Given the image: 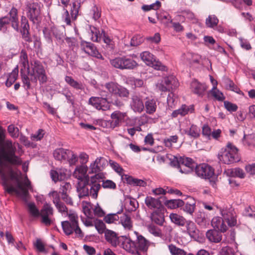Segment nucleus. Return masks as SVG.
I'll list each match as a JSON object with an SVG mask.
<instances>
[{
  "mask_svg": "<svg viewBox=\"0 0 255 255\" xmlns=\"http://www.w3.org/2000/svg\"><path fill=\"white\" fill-rule=\"evenodd\" d=\"M88 169L86 165L77 166L75 169L73 176L77 179L76 190L80 199L90 196L96 199L101 189L100 182L102 176L98 173L90 177L87 174Z\"/></svg>",
  "mask_w": 255,
  "mask_h": 255,
  "instance_id": "obj_1",
  "label": "nucleus"
},
{
  "mask_svg": "<svg viewBox=\"0 0 255 255\" xmlns=\"http://www.w3.org/2000/svg\"><path fill=\"white\" fill-rule=\"evenodd\" d=\"M31 69L27 70V75L22 73L23 69H20L21 79L24 86L26 89L31 88V85L36 86L37 81L40 85L46 83L48 80V77L46 71L41 62L37 60H34L31 62Z\"/></svg>",
  "mask_w": 255,
  "mask_h": 255,
  "instance_id": "obj_2",
  "label": "nucleus"
},
{
  "mask_svg": "<svg viewBox=\"0 0 255 255\" xmlns=\"http://www.w3.org/2000/svg\"><path fill=\"white\" fill-rule=\"evenodd\" d=\"M15 147L9 140L4 141L0 147V155L4 157L6 161L13 165H20L22 161L19 157L15 155Z\"/></svg>",
  "mask_w": 255,
  "mask_h": 255,
  "instance_id": "obj_3",
  "label": "nucleus"
},
{
  "mask_svg": "<svg viewBox=\"0 0 255 255\" xmlns=\"http://www.w3.org/2000/svg\"><path fill=\"white\" fill-rule=\"evenodd\" d=\"M238 148L231 143H228L225 148H222L218 153L220 162L224 164H231L239 160Z\"/></svg>",
  "mask_w": 255,
  "mask_h": 255,
  "instance_id": "obj_4",
  "label": "nucleus"
},
{
  "mask_svg": "<svg viewBox=\"0 0 255 255\" xmlns=\"http://www.w3.org/2000/svg\"><path fill=\"white\" fill-rule=\"evenodd\" d=\"M42 5L37 1H28L26 4V15L33 24L39 23L42 18Z\"/></svg>",
  "mask_w": 255,
  "mask_h": 255,
  "instance_id": "obj_5",
  "label": "nucleus"
},
{
  "mask_svg": "<svg viewBox=\"0 0 255 255\" xmlns=\"http://www.w3.org/2000/svg\"><path fill=\"white\" fill-rule=\"evenodd\" d=\"M4 184L6 188L5 190L7 193L12 194L13 192H14L18 196H20L23 200H26L29 194L28 190L32 188L30 181L27 176H25L24 179L23 185H16V188L14 187L12 185L8 186L6 181L4 182Z\"/></svg>",
  "mask_w": 255,
  "mask_h": 255,
  "instance_id": "obj_6",
  "label": "nucleus"
},
{
  "mask_svg": "<svg viewBox=\"0 0 255 255\" xmlns=\"http://www.w3.org/2000/svg\"><path fill=\"white\" fill-rule=\"evenodd\" d=\"M110 62L114 68L121 70L132 69L137 66L135 61L126 56L111 59Z\"/></svg>",
  "mask_w": 255,
  "mask_h": 255,
  "instance_id": "obj_7",
  "label": "nucleus"
},
{
  "mask_svg": "<svg viewBox=\"0 0 255 255\" xmlns=\"http://www.w3.org/2000/svg\"><path fill=\"white\" fill-rule=\"evenodd\" d=\"M61 225L63 231L66 235H70L74 232L77 237L82 238L84 237V234L79 225H77V228L73 226V223L68 221L62 222Z\"/></svg>",
  "mask_w": 255,
  "mask_h": 255,
  "instance_id": "obj_8",
  "label": "nucleus"
},
{
  "mask_svg": "<svg viewBox=\"0 0 255 255\" xmlns=\"http://www.w3.org/2000/svg\"><path fill=\"white\" fill-rule=\"evenodd\" d=\"M195 171L198 176L205 179H210L214 174L213 168L206 164L196 166Z\"/></svg>",
  "mask_w": 255,
  "mask_h": 255,
  "instance_id": "obj_9",
  "label": "nucleus"
},
{
  "mask_svg": "<svg viewBox=\"0 0 255 255\" xmlns=\"http://www.w3.org/2000/svg\"><path fill=\"white\" fill-rule=\"evenodd\" d=\"M130 106L132 109L137 113H141L144 109L143 98L139 93H135L131 96Z\"/></svg>",
  "mask_w": 255,
  "mask_h": 255,
  "instance_id": "obj_10",
  "label": "nucleus"
},
{
  "mask_svg": "<svg viewBox=\"0 0 255 255\" xmlns=\"http://www.w3.org/2000/svg\"><path fill=\"white\" fill-rule=\"evenodd\" d=\"M89 104L98 110L106 111L110 109V106L107 101L99 97H91L89 100Z\"/></svg>",
  "mask_w": 255,
  "mask_h": 255,
  "instance_id": "obj_11",
  "label": "nucleus"
},
{
  "mask_svg": "<svg viewBox=\"0 0 255 255\" xmlns=\"http://www.w3.org/2000/svg\"><path fill=\"white\" fill-rule=\"evenodd\" d=\"M180 171L181 173H188L193 171L195 164L192 159L188 157H180Z\"/></svg>",
  "mask_w": 255,
  "mask_h": 255,
  "instance_id": "obj_12",
  "label": "nucleus"
},
{
  "mask_svg": "<svg viewBox=\"0 0 255 255\" xmlns=\"http://www.w3.org/2000/svg\"><path fill=\"white\" fill-rule=\"evenodd\" d=\"M53 214V208L50 204L45 203L40 212V216L42 218V222L46 226L50 225L52 221L49 217L52 216Z\"/></svg>",
  "mask_w": 255,
  "mask_h": 255,
  "instance_id": "obj_13",
  "label": "nucleus"
},
{
  "mask_svg": "<svg viewBox=\"0 0 255 255\" xmlns=\"http://www.w3.org/2000/svg\"><path fill=\"white\" fill-rule=\"evenodd\" d=\"M81 47L82 50L89 55L98 58H102V56L99 53L93 43L86 41H82L81 43Z\"/></svg>",
  "mask_w": 255,
  "mask_h": 255,
  "instance_id": "obj_14",
  "label": "nucleus"
},
{
  "mask_svg": "<svg viewBox=\"0 0 255 255\" xmlns=\"http://www.w3.org/2000/svg\"><path fill=\"white\" fill-rule=\"evenodd\" d=\"M134 233L137 236L135 248L143 252H147L151 243L142 235H138L137 232H134Z\"/></svg>",
  "mask_w": 255,
  "mask_h": 255,
  "instance_id": "obj_15",
  "label": "nucleus"
},
{
  "mask_svg": "<svg viewBox=\"0 0 255 255\" xmlns=\"http://www.w3.org/2000/svg\"><path fill=\"white\" fill-rule=\"evenodd\" d=\"M105 237L106 240L113 247H117L120 243L118 234L112 230L107 229L105 231Z\"/></svg>",
  "mask_w": 255,
  "mask_h": 255,
  "instance_id": "obj_16",
  "label": "nucleus"
},
{
  "mask_svg": "<svg viewBox=\"0 0 255 255\" xmlns=\"http://www.w3.org/2000/svg\"><path fill=\"white\" fill-rule=\"evenodd\" d=\"M127 117L126 113H122L120 111H115L111 114V117L113 120L111 122V127L114 128L119 126L120 123L124 121Z\"/></svg>",
  "mask_w": 255,
  "mask_h": 255,
  "instance_id": "obj_17",
  "label": "nucleus"
},
{
  "mask_svg": "<svg viewBox=\"0 0 255 255\" xmlns=\"http://www.w3.org/2000/svg\"><path fill=\"white\" fill-rule=\"evenodd\" d=\"M225 220L219 217L213 218L211 224L215 230L224 233L228 230V227L225 224Z\"/></svg>",
  "mask_w": 255,
  "mask_h": 255,
  "instance_id": "obj_18",
  "label": "nucleus"
},
{
  "mask_svg": "<svg viewBox=\"0 0 255 255\" xmlns=\"http://www.w3.org/2000/svg\"><path fill=\"white\" fill-rule=\"evenodd\" d=\"M8 15H9L8 19L10 21L12 27L16 31H18L19 30V22L17 9L15 7H12L8 12Z\"/></svg>",
  "mask_w": 255,
  "mask_h": 255,
  "instance_id": "obj_19",
  "label": "nucleus"
},
{
  "mask_svg": "<svg viewBox=\"0 0 255 255\" xmlns=\"http://www.w3.org/2000/svg\"><path fill=\"white\" fill-rule=\"evenodd\" d=\"M71 154V150L63 148L56 149L53 153L54 158L59 161H66L68 155Z\"/></svg>",
  "mask_w": 255,
  "mask_h": 255,
  "instance_id": "obj_20",
  "label": "nucleus"
},
{
  "mask_svg": "<svg viewBox=\"0 0 255 255\" xmlns=\"http://www.w3.org/2000/svg\"><path fill=\"white\" fill-rule=\"evenodd\" d=\"M187 200L185 203V206L183 207V210L186 213L192 215L196 208V202L194 199L191 196H187Z\"/></svg>",
  "mask_w": 255,
  "mask_h": 255,
  "instance_id": "obj_21",
  "label": "nucleus"
},
{
  "mask_svg": "<svg viewBox=\"0 0 255 255\" xmlns=\"http://www.w3.org/2000/svg\"><path fill=\"white\" fill-rule=\"evenodd\" d=\"M206 236L209 242L212 243H218L222 239L221 233L215 229L208 230L206 232Z\"/></svg>",
  "mask_w": 255,
  "mask_h": 255,
  "instance_id": "obj_22",
  "label": "nucleus"
},
{
  "mask_svg": "<svg viewBox=\"0 0 255 255\" xmlns=\"http://www.w3.org/2000/svg\"><path fill=\"white\" fill-rule=\"evenodd\" d=\"M194 111L193 106H188L186 105H183L180 108L177 110L174 111L172 113V117L176 118L178 115L184 116L189 113H192Z\"/></svg>",
  "mask_w": 255,
  "mask_h": 255,
  "instance_id": "obj_23",
  "label": "nucleus"
},
{
  "mask_svg": "<svg viewBox=\"0 0 255 255\" xmlns=\"http://www.w3.org/2000/svg\"><path fill=\"white\" fill-rule=\"evenodd\" d=\"M191 86L193 93L199 96H202L207 89V87L205 84H201L196 80H194L191 83Z\"/></svg>",
  "mask_w": 255,
  "mask_h": 255,
  "instance_id": "obj_24",
  "label": "nucleus"
},
{
  "mask_svg": "<svg viewBox=\"0 0 255 255\" xmlns=\"http://www.w3.org/2000/svg\"><path fill=\"white\" fill-rule=\"evenodd\" d=\"M145 204L150 209H159L162 207L159 199H155L151 196H147L145 199Z\"/></svg>",
  "mask_w": 255,
  "mask_h": 255,
  "instance_id": "obj_25",
  "label": "nucleus"
},
{
  "mask_svg": "<svg viewBox=\"0 0 255 255\" xmlns=\"http://www.w3.org/2000/svg\"><path fill=\"white\" fill-rule=\"evenodd\" d=\"M150 218L152 222L160 226L162 225L164 222V214L160 209L152 212L150 215Z\"/></svg>",
  "mask_w": 255,
  "mask_h": 255,
  "instance_id": "obj_26",
  "label": "nucleus"
},
{
  "mask_svg": "<svg viewBox=\"0 0 255 255\" xmlns=\"http://www.w3.org/2000/svg\"><path fill=\"white\" fill-rule=\"evenodd\" d=\"M66 170L60 169L57 170H51L50 171V176L54 182L58 180H62L66 177Z\"/></svg>",
  "mask_w": 255,
  "mask_h": 255,
  "instance_id": "obj_27",
  "label": "nucleus"
},
{
  "mask_svg": "<svg viewBox=\"0 0 255 255\" xmlns=\"http://www.w3.org/2000/svg\"><path fill=\"white\" fill-rule=\"evenodd\" d=\"M86 0H75L72 3V6L70 10V14L73 20H75L79 14V11L81 4Z\"/></svg>",
  "mask_w": 255,
  "mask_h": 255,
  "instance_id": "obj_28",
  "label": "nucleus"
},
{
  "mask_svg": "<svg viewBox=\"0 0 255 255\" xmlns=\"http://www.w3.org/2000/svg\"><path fill=\"white\" fill-rule=\"evenodd\" d=\"M120 223L125 229L130 230L132 228V222L130 217L126 214H123L120 217Z\"/></svg>",
  "mask_w": 255,
  "mask_h": 255,
  "instance_id": "obj_29",
  "label": "nucleus"
},
{
  "mask_svg": "<svg viewBox=\"0 0 255 255\" xmlns=\"http://www.w3.org/2000/svg\"><path fill=\"white\" fill-rule=\"evenodd\" d=\"M169 218L172 223L179 226H184L187 222L183 216L176 213H171Z\"/></svg>",
  "mask_w": 255,
  "mask_h": 255,
  "instance_id": "obj_30",
  "label": "nucleus"
},
{
  "mask_svg": "<svg viewBox=\"0 0 255 255\" xmlns=\"http://www.w3.org/2000/svg\"><path fill=\"white\" fill-rule=\"evenodd\" d=\"M144 107L147 114H153L155 112L157 108L156 101L153 99H148L145 102Z\"/></svg>",
  "mask_w": 255,
  "mask_h": 255,
  "instance_id": "obj_31",
  "label": "nucleus"
},
{
  "mask_svg": "<svg viewBox=\"0 0 255 255\" xmlns=\"http://www.w3.org/2000/svg\"><path fill=\"white\" fill-rule=\"evenodd\" d=\"M8 174L10 179L12 180H14L16 183V185H23V181L21 182V181L22 176L21 173L20 171H14L12 169V168H8Z\"/></svg>",
  "mask_w": 255,
  "mask_h": 255,
  "instance_id": "obj_32",
  "label": "nucleus"
},
{
  "mask_svg": "<svg viewBox=\"0 0 255 255\" xmlns=\"http://www.w3.org/2000/svg\"><path fill=\"white\" fill-rule=\"evenodd\" d=\"M124 241L122 242V247L123 248L128 252H130L133 251L136 248L135 242L132 241L129 238L124 237Z\"/></svg>",
  "mask_w": 255,
  "mask_h": 255,
  "instance_id": "obj_33",
  "label": "nucleus"
},
{
  "mask_svg": "<svg viewBox=\"0 0 255 255\" xmlns=\"http://www.w3.org/2000/svg\"><path fill=\"white\" fill-rule=\"evenodd\" d=\"M187 231L191 238H196L198 236L199 231L197 229L196 225L191 221H187L186 223Z\"/></svg>",
  "mask_w": 255,
  "mask_h": 255,
  "instance_id": "obj_34",
  "label": "nucleus"
},
{
  "mask_svg": "<svg viewBox=\"0 0 255 255\" xmlns=\"http://www.w3.org/2000/svg\"><path fill=\"white\" fill-rule=\"evenodd\" d=\"M165 205L168 208L176 209L183 207L184 205V202L180 199H171L166 201Z\"/></svg>",
  "mask_w": 255,
  "mask_h": 255,
  "instance_id": "obj_35",
  "label": "nucleus"
},
{
  "mask_svg": "<svg viewBox=\"0 0 255 255\" xmlns=\"http://www.w3.org/2000/svg\"><path fill=\"white\" fill-rule=\"evenodd\" d=\"M185 133L192 137L197 138L200 136V129L197 126L192 124L189 129L185 131Z\"/></svg>",
  "mask_w": 255,
  "mask_h": 255,
  "instance_id": "obj_36",
  "label": "nucleus"
},
{
  "mask_svg": "<svg viewBox=\"0 0 255 255\" xmlns=\"http://www.w3.org/2000/svg\"><path fill=\"white\" fill-rule=\"evenodd\" d=\"M19 58L20 63L22 65L23 68H26L27 70H29V65L28 56L25 50L22 49L20 51Z\"/></svg>",
  "mask_w": 255,
  "mask_h": 255,
  "instance_id": "obj_37",
  "label": "nucleus"
},
{
  "mask_svg": "<svg viewBox=\"0 0 255 255\" xmlns=\"http://www.w3.org/2000/svg\"><path fill=\"white\" fill-rule=\"evenodd\" d=\"M228 176L231 177H238L243 178L245 177V173L243 170L240 168L229 169L227 171Z\"/></svg>",
  "mask_w": 255,
  "mask_h": 255,
  "instance_id": "obj_38",
  "label": "nucleus"
},
{
  "mask_svg": "<svg viewBox=\"0 0 255 255\" xmlns=\"http://www.w3.org/2000/svg\"><path fill=\"white\" fill-rule=\"evenodd\" d=\"M127 183L133 186H139L144 187L146 185V183L144 180L133 178L131 176H128L126 178Z\"/></svg>",
  "mask_w": 255,
  "mask_h": 255,
  "instance_id": "obj_39",
  "label": "nucleus"
},
{
  "mask_svg": "<svg viewBox=\"0 0 255 255\" xmlns=\"http://www.w3.org/2000/svg\"><path fill=\"white\" fill-rule=\"evenodd\" d=\"M65 81L71 87L78 90H82L83 86L81 83L75 81L71 77L66 76L65 78Z\"/></svg>",
  "mask_w": 255,
  "mask_h": 255,
  "instance_id": "obj_40",
  "label": "nucleus"
},
{
  "mask_svg": "<svg viewBox=\"0 0 255 255\" xmlns=\"http://www.w3.org/2000/svg\"><path fill=\"white\" fill-rule=\"evenodd\" d=\"M141 59L146 65H149L152 64V61L154 59V56L148 51H144L140 54Z\"/></svg>",
  "mask_w": 255,
  "mask_h": 255,
  "instance_id": "obj_41",
  "label": "nucleus"
},
{
  "mask_svg": "<svg viewBox=\"0 0 255 255\" xmlns=\"http://www.w3.org/2000/svg\"><path fill=\"white\" fill-rule=\"evenodd\" d=\"M168 249L171 255H186V252L181 249L176 247L173 244L168 246Z\"/></svg>",
  "mask_w": 255,
  "mask_h": 255,
  "instance_id": "obj_42",
  "label": "nucleus"
},
{
  "mask_svg": "<svg viewBox=\"0 0 255 255\" xmlns=\"http://www.w3.org/2000/svg\"><path fill=\"white\" fill-rule=\"evenodd\" d=\"M121 214V212L119 211L116 213L109 214L106 216L104 218V221L108 224H112L114 223L115 221H118L120 219L119 214Z\"/></svg>",
  "mask_w": 255,
  "mask_h": 255,
  "instance_id": "obj_43",
  "label": "nucleus"
},
{
  "mask_svg": "<svg viewBox=\"0 0 255 255\" xmlns=\"http://www.w3.org/2000/svg\"><path fill=\"white\" fill-rule=\"evenodd\" d=\"M218 19L214 15H209L206 19V24L209 27H214L217 25Z\"/></svg>",
  "mask_w": 255,
  "mask_h": 255,
  "instance_id": "obj_44",
  "label": "nucleus"
},
{
  "mask_svg": "<svg viewBox=\"0 0 255 255\" xmlns=\"http://www.w3.org/2000/svg\"><path fill=\"white\" fill-rule=\"evenodd\" d=\"M102 178L100 180V182L101 186H102L104 188H109L112 189H114L116 188V184L113 181L110 180H106L105 181L103 180V175L102 174Z\"/></svg>",
  "mask_w": 255,
  "mask_h": 255,
  "instance_id": "obj_45",
  "label": "nucleus"
},
{
  "mask_svg": "<svg viewBox=\"0 0 255 255\" xmlns=\"http://www.w3.org/2000/svg\"><path fill=\"white\" fill-rule=\"evenodd\" d=\"M94 226L99 234L105 233V231L107 230L106 229V225L102 220H96L94 223Z\"/></svg>",
  "mask_w": 255,
  "mask_h": 255,
  "instance_id": "obj_46",
  "label": "nucleus"
},
{
  "mask_svg": "<svg viewBox=\"0 0 255 255\" xmlns=\"http://www.w3.org/2000/svg\"><path fill=\"white\" fill-rule=\"evenodd\" d=\"M211 95L217 100L219 101H223L225 97H224L223 94L220 91L216 88H213L210 91Z\"/></svg>",
  "mask_w": 255,
  "mask_h": 255,
  "instance_id": "obj_47",
  "label": "nucleus"
},
{
  "mask_svg": "<svg viewBox=\"0 0 255 255\" xmlns=\"http://www.w3.org/2000/svg\"><path fill=\"white\" fill-rule=\"evenodd\" d=\"M28 211L31 215L34 217H38L40 216V212L37 208L34 203H29L28 204Z\"/></svg>",
  "mask_w": 255,
  "mask_h": 255,
  "instance_id": "obj_48",
  "label": "nucleus"
},
{
  "mask_svg": "<svg viewBox=\"0 0 255 255\" xmlns=\"http://www.w3.org/2000/svg\"><path fill=\"white\" fill-rule=\"evenodd\" d=\"M21 33L29 32V25L28 24V20L27 19V18L24 16H22L21 17Z\"/></svg>",
  "mask_w": 255,
  "mask_h": 255,
  "instance_id": "obj_49",
  "label": "nucleus"
},
{
  "mask_svg": "<svg viewBox=\"0 0 255 255\" xmlns=\"http://www.w3.org/2000/svg\"><path fill=\"white\" fill-rule=\"evenodd\" d=\"M33 246L38 252L45 253H47L45 250V246L41 239H36V242L33 243Z\"/></svg>",
  "mask_w": 255,
  "mask_h": 255,
  "instance_id": "obj_50",
  "label": "nucleus"
},
{
  "mask_svg": "<svg viewBox=\"0 0 255 255\" xmlns=\"http://www.w3.org/2000/svg\"><path fill=\"white\" fill-rule=\"evenodd\" d=\"M122 98H128L129 95V91L126 88L119 86L116 94Z\"/></svg>",
  "mask_w": 255,
  "mask_h": 255,
  "instance_id": "obj_51",
  "label": "nucleus"
},
{
  "mask_svg": "<svg viewBox=\"0 0 255 255\" xmlns=\"http://www.w3.org/2000/svg\"><path fill=\"white\" fill-rule=\"evenodd\" d=\"M226 86L227 89L234 91L237 93L240 91L238 87L234 84V83L229 79L225 80Z\"/></svg>",
  "mask_w": 255,
  "mask_h": 255,
  "instance_id": "obj_52",
  "label": "nucleus"
},
{
  "mask_svg": "<svg viewBox=\"0 0 255 255\" xmlns=\"http://www.w3.org/2000/svg\"><path fill=\"white\" fill-rule=\"evenodd\" d=\"M120 85L114 82H110L106 84L105 86L109 92L115 95L118 91Z\"/></svg>",
  "mask_w": 255,
  "mask_h": 255,
  "instance_id": "obj_53",
  "label": "nucleus"
},
{
  "mask_svg": "<svg viewBox=\"0 0 255 255\" xmlns=\"http://www.w3.org/2000/svg\"><path fill=\"white\" fill-rule=\"evenodd\" d=\"M7 130L12 137H18L19 135V129L17 127H15L13 125H9L8 127Z\"/></svg>",
  "mask_w": 255,
  "mask_h": 255,
  "instance_id": "obj_54",
  "label": "nucleus"
},
{
  "mask_svg": "<svg viewBox=\"0 0 255 255\" xmlns=\"http://www.w3.org/2000/svg\"><path fill=\"white\" fill-rule=\"evenodd\" d=\"M149 66H151L154 69L158 70L165 71L166 70V67L162 64V63L159 61H156L155 58L152 61V64Z\"/></svg>",
  "mask_w": 255,
  "mask_h": 255,
  "instance_id": "obj_55",
  "label": "nucleus"
},
{
  "mask_svg": "<svg viewBox=\"0 0 255 255\" xmlns=\"http://www.w3.org/2000/svg\"><path fill=\"white\" fill-rule=\"evenodd\" d=\"M163 83L170 89H172V85H174V86L176 87L177 85L176 80L172 77L164 78Z\"/></svg>",
  "mask_w": 255,
  "mask_h": 255,
  "instance_id": "obj_56",
  "label": "nucleus"
},
{
  "mask_svg": "<svg viewBox=\"0 0 255 255\" xmlns=\"http://www.w3.org/2000/svg\"><path fill=\"white\" fill-rule=\"evenodd\" d=\"M98 161L95 160V161L90 164L89 174L96 173L102 170L97 164Z\"/></svg>",
  "mask_w": 255,
  "mask_h": 255,
  "instance_id": "obj_57",
  "label": "nucleus"
},
{
  "mask_svg": "<svg viewBox=\"0 0 255 255\" xmlns=\"http://www.w3.org/2000/svg\"><path fill=\"white\" fill-rule=\"evenodd\" d=\"M10 22L8 17L5 16L0 18V30L4 31L6 30V25Z\"/></svg>",
  "mask_w": 255,
  "mask_h": 255,
  "instance_id": "obj_58",
  "label": "nucleus"
},
{
  "mask_svg": "<svg viewBox=\"0 0 255 255\" xmlns=\"http://www.w3.org/2000/svg\"><path fill=\"white\" fill-rule=\"evenodd\" d=\"M177 135H173L170 136L169 138H165L164 140V143L166 147H170L172 146V143H176L178 139Z\"/></svg>",
  "mask_w": 255,
  "mask_h": 255,
  "instance_id": "obj_59",
  "label": "nucleus"
},
{
  "mask_svg": "<svg viewBox=\"0 0 255 255\" xmlns=\"http://www.w3.org/2000/svg\"><path fill=\"white\" fill-rule=\"evenodd\" d=\"M109 163L111 166L116 172L118 173L120 175H122L123 171V169L118 163L112 160H110Z\"/></svg>",
  "mask_w": 255,
  "mask_h": 255,
  "instance_id": "obj_60",
  "label": "nucleus"
},
{
  "mask_svg": "<svg viewBox=\"0 0 255 255\" xmlns=\"http://www.w3.org/2000/svg\"><path fill=\"white\" fill-rule=\"evenodd\" d=\"M220 255H235L234 250L228 246L222 248L220 252Z\"/></svg>",
  "mask_w": 255,
  "mask_h": 255,
  "instance_id": "obj_61",
  "label": "nucleus"
},
{
  "mask_svg": "<svg viewBox=\"0 0 255 255\" xmlns=\"http://www.w3.org/2000/svg\"><path fill=\"white\" fill-rule=\"evenodd\" d=\"M71 188V185L70 183L68 182H63L61 185L60 190L59 193L60 194H66L70 190Z\"/></svg>",
  "mask_w": 255,
  "mask_h": 255,
  "instance_id": "obj_62",
  "label": "nucleus"
},
{
  "mask_svg": "<svg viewBox=\"0 0 255 255\" xmlns=\"http://www.w3.org/2000/svg\"><path fill=\"white\" fill-rule=\"evenodd\" d=\"M138 205L137 201L134 199L129 198V206H128V211L129 212L134 211L137 208Z\"/></svg>",
  "mask_w": 255,
  "mask_h": 255,
  "instance_id": "obj_63",
  "label": "nucleus"
},
{
  "mask_svg": "<svg viewBox=\"0 0 255 255\" xmlns=\"http://www.w3.org/2000/svg\"><path fill=\"white\" fill-rule=\"evenodd\" d=\"M143 41L142 37L140 35L133 36L130 41V45L133 46H136L141 44Z\"/></svg>",
  "mask_w": 255,
  "mask_h": 255,
  "instance_id": "obj_64",
  "label": "nucleus"
}]
</instances>
